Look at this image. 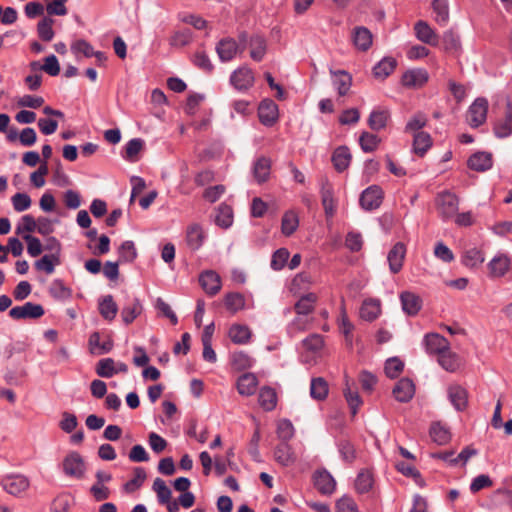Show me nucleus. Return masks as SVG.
Returning a JSON list of instances; mask_svg holds the SVG:
<instances>
[{
	"instance_id": "obj_9",
	"label": "nucleus",
	"mask_w": 512,
	"mask_h": 512,
	"mask_svg": "<svg viewBox=\"0 0 512 512\" xmlns=\"http://www.w3.org/2000/svg\"><path fill=\"white\" fill-rule=\"evenodd\" d=\"M332 85L338 93V99L348 95L352 86V76L345 70L330 69Z\"/></svg>"
},
{
	"instance_id": "obj_41",
	"label": "nucleus",
	"mask_w": 512,
	"mask_h": 512,
	"mask_svg": "<svg viewBox=\"0 0 512 512\" xmlns=\"http://www.w3.org/2000/svg\"><path fill=\"white\" fill-rule=\"evenodd\" d=\"M229 338L235 344H246L251 338V331L245 325L234 324L228 332Z\"/></svg>"
},
{
	"instance_id": "obj_48",
	"label": "nucleus",
	"mask_w": 512,
	"mask_h": 512,
	"mask_svg": "<svg viewBox=\"0 0 512 512\" xmlns=\"http://www.w3.org/2000/svg\"><path fill=\"white\" fill-rule=\"evenodd\" d=\"M430 436L438 445H445L451 438L449 430L439 422L431 425Z\"/></svg>"
},
{
	"instance_id": "obj_24",
	"label": "nucleus",
	"mask_w": 512,
	"mask_h": 512,
	"mask_svg": "<svg viewBox=\"0 0 512 512\" xmlns=\"http://www.w3.org/2000/svg\"><path fill=\"white\" fill-rule=\"evenodd\" d=\"M199 282L205 292L209 295H215L221 288L220 276L212 270L201 273Z\"/></svg>"
},
{
	"instance_id": "obj_35",
	"label": "nucleus",
	"mask_w": 512,
	"mask_h": 512,
	"mask_svg": "<svg viewBox=\"0 0 512 512\" xmlns=\"http://www.w3.org/2000/svg\"><path fill=\"white\" fill-rule=\"evenodd\" d=\"M329 387L323 377H314L310 383V396L317 401H323L327 398Z\"/></svg>"
},
{
	"instance_id": "obj_16",
	"label": "nucleus",
	"mask_w": 512,
	"mask_h": 512,
	"mask_svg": "<svg viewBox=\"0 0 512 512\" xmlns=\"http://www.w3.org/2000/svg\"><path fill=\"white\" fill-rule=\"evenodd\" d=\"M258 116L262 124L272 126L278 118V107L270 99L263 100L258 107Z\"/></svg>"
},
{
	"instance_id": "obj_28",
	"label": "nucleus",
	"mask_w": 512,
	"mask_h": 512,
	"mask_svg": "<svg viewBox=\"0 0 512 512\" xmlns=\"http://www.w3.org/2000/svg\"><path fill=\"white\" fill-rule=\"evenodd\" d=\"M321 200L326 216L332 217L335 213V203L333 198V191L327 179H322L321 182Z\"/></svg>"
},
{
	"instance_id": "obj_11",
	"label": "nucleus",
	"mask_w": 512,
	"mask_h": 512,
	"mask_svg": "<svg viewBox=\"0 0 512 512\" xmlns=\"http://www.w3.org/2000/svg\"><path fill=\"white\" fill-rule=\"evenodd\" d=\"M1 484L7 493L17 496L28 489L29 480L23 475L14 474L4 477Z\"/></svg>"
},
{
	"instance_id": "obj_17",
	"label": "nucleus",
	"mask_w": 512,
	"mask_h": 512,
	"mask_svg": "<svg viewBox=\"0 0 512 512\" xmlns=\"http://www.w3.org/2000/svg\"><path fill=\"white\" fill-rule=\"evenodd\" d=\"M447 395L456 411L465 410L468 404V394L465 388L456 384L450 385L447 389Z\"/></svg>"
},
{
	"instance_id": "obj_37",
	"label": "nucleus",
	"mask_w": 512,
	"mask_h": 512,
	"mask_svg": "<svg viewBox=\"0 0 512 512\" xmlns=\"http://www.w3.org/2000/svg\"><path fill=\"white\" fill-rule=\"evenodd\" d=\"M118 312V306L112 295H106L99 301V313L108 321H112Z\"/></svg>"
},
{
	"instance_id": "obj_27",
	"label": "nucleus",
	"mask_w": 512,
	"mask_h": 512,
	"mask_svg": "<svg viewBox=\"0 0 512 512\" xmlns=\"http://www.w3.org/2000/svg\"><path fill=\"white\" fill-rule=\"evenodd\" d=\"M400 300L403 311L410 316L416 315L421 309V298L412 292H402L400 295Z\"/></svg>"
},
{
	"instance_id": "obj_57",
	"label": "nucleus",
	"mask_w": 512,
	"mask_h": 512,
	"mask_svg": "<svg viewBox=\"0 0 512 512\" xmlns=\"http://www.w3.org/2000/svg\"><path fill=\"white\" fill-rule=\"evenodd\" d=\"M45 10L49 17L65 16L68 13L66 3L68 0H45Z\"/></svg>"
},
{
	"instance_id": "obj_12",
	"label": "nucleus",
	"mask_w": 512,
	"mask_h": 512,
	"mask_svg": "<svg viewBox=\"0 0 512 512\" xmlns=\"http://www.w3.org/2000/svg\"><path fill=\"white\" fill-rule=\"evenodd\" d=\"M215 50L221 62H229L240 52V45L234 38L226 37L217 43Z\"/></svg>"
},
{
	"instance_id": "obj_60",
	"label": "nucleus",
	"mask_w": 512,
	"mask_h": 512,
	"mask_svg": "<svg viewBox=\"0 0 512 512\" xmlns=\"http://www.w3.org/2000/svg\"><path fill=\"white\" fill-rule=\"evenodd\" d=\"M439 364L447 371L456 370L458 363L454 354L451 353L449 347L438 355Z\"/></svg>"
},
{
	"instance_id": "obj_30",
	"label": "nucleus",
	"mask_w": 512,
	"mask_h": 512,
	"mask_svg": "<svg viewBox=\"0 0 512 512\" xmlns=\"http://www.w3.org/2000/svg\"><path fill=\"white\" fill-rule=\"evenodd\" d=\"M258 380L255 374L245 373L237 380V390L242 396H251L255 393Z\"/></svg>"
},
{
	"instance_id": "obj_1",
	"label": "nucleus",
	"mask_w": 512,
	"mask_h": 512,
	"mask_svg": "<svg viewBox=\"0 0 512 512\" xmlns=\"http://www.w3.org/2000/svg\"><path fill=\"white\" fill-rule=\"evenodd\" d=\"M495 105L502 107L503 112L494 122V135L500 139L507 138L512 135V104L507 96L499 95Z\"/></svg>"
},
{
	"instance_id": "obj_44",
	"label": "nucleus",
	"mask_w": 512,
	"mask_h": 512,
	"mask_svg": "<svg viewBox=\"0 0 512 512\" xmlns=\"http://www.w3.org/2000/svg\"><path fill=\"white\" fill-rule=\"evenodd\" d=\"M432 9L435 14V21L444 26L449 20L448 0H432Z\"/></svg>"
},
{
	"instance_id": "obj_39",
	"label": "nucleus",
	"mask_w": 512,
	"mask_h": 512,
	"mask_svg": "<svg viewBox=\"0 0 512 512\" xmlns=\"http://www.w3.org/2000/svg\"><path fill=\"white\" fill-rule=\"evenodd\" d=\"M89 346L91 353L93 354H104L108 353L113 348V341L108 338L106 341H100V333L93 332L89 337Z\"/></svg>"
},
{
	"instance_id": "obj_62",
	"label": "nucleus",
	"mask_w": 512,
	"mask_h": 512,
	"mask_svg": "<svg viewBox=\"0 0 512 512\" xmlns=\"http://www.w3.org/2000/svg\"><path fill=\"white\" fill-rule=\"evenodd\" d=\"M232 365L237 370H245L252 366L253 359L244 352H235L231 358Z\"/></svg>"
},
{
	"instance_id": "obj_51",
	"label": "nucleus",
	"mask_w": 512,
	"mask_h": 512,
	"mask_svg": "<svg viewBox=\"0 0 512 512\" xmlns=\"http://www.w3.org/2000/svg\"><path fill=\"white\" fill-rule=\"evenodd\" d=\"M137 258V250L134 242L127 240L124 241L119 247V262L132 263Z\"/></svg>"
},
{
	"instance_id": "obj_33",
	"label": "nucleus",
	"mask_w": 512,
	"mask_h": 512,
	"mask_svg": "<svg viewBox=\"0 0 512 512\" xmlns=\"http://www.w3.org/2000/svg\"><path fill=\"white\" fill-rule=\"evenodd\" d=\"M143 307L140 300L134 297L129 304L121 310V317L126 325L131 324L142 312Z\"/></svg>"
},
{
	"instance_id": "obj_5",
	"label": "nucleus",
	"mask_w": 512,
	"mask_h": 512,
	"mask_svg": "<svg viewBox=\"0 0 512 512\" xmlns=\"http://www.w3.org/2000/svg\"><path fill=\"white\" fill-rule=\"evenodd\" d=\"M354 490L360 495H366L371 498L376 493L375 479L369 469H361L354 479Z\"/></svg>"
},
{
	"instance_id": "obj_53",
	"label": "nucleus",
	"mask_w": 512,
	"mask_h": 512,
	"mask_svg": "<svg viewBox=\"0 0 512 512\" xmlns=\"http://www.w3.org/2000/svg\"><path fill=\"white\" fill-rule=\"evenodd\" d=\"M225 307L232 313H236L245 306L244 296L240 293H228L224 299Z\"/></svg>"
},
{
	"instance_id": "obj_14",
	"label": "nucleus",
	"mask_w": 512,
	"mask_h": 512,
	"mask_svg": "<svg viewBox=\"0 0 512 512\" xmlns=\"http://www.w3.org/2000/svg\"><path fill=\"white\" fill-rule=\"evenodd\" d=\"M429 79L427 70L416 68L407 70L403 75L401 82L408 88L422 87Z\"/></svg>"
},
{
	"instance_id": "obj_31",
	"label": "nucleus",
	"mask_w": 512,
	"mask_h": 512,
	"mask_svg": "<svg viewBox=\"0 0 512 512\" xmlns=\"http://www.w3.org/2000/svg\"><path fill=\"white\" fill-rule=\"evenodd\" d=\"M249 47L250 57L256 62L262 61L267 51V43L264 37L260 35L251 36L249 39Z\"/></svg>"
},
{
	"instance_id": "obj_19",
	"label": "nucleus",
	"mask_w": 512,
	"mask_h": 512,
	"mask_svg": "<svg viewBox=\"0 0 512 512\" xmlns=\"http://www.w3.org/2000/svg\"><path fill=\"white\" fill-rule=\"evenodd\" d=\"M414 31L419 41L431 46L438 45V36L426 21H417L414 25Z\"/></svg>"
},
{
	"instance_id": "obj_8",
	"label": "nucleus",
	"mask_w": 512,
	"mask_h": 512,
	"mask_svg": "<svg viewBox=\"0 0 512 512\" xmlns=\"http://www.w3.org/2000/svg\"><path fill=\"white\" fill-rule=\"evenodd\" d=\"M254 80L253 71L247 66L239 67L230 76L231 85L239 91H246L251 88Z\"/></svg>"
},
{
	"instance_id": "obj_26",
	"label": "nucleus",
	"mask_w": 512,
	"mask_h": 512,
	"mask_svg": "<svg viewBox=\"0 0 512 512\" xmlns=\"http://www.w3.org/2000/svg\"><path fill=\"white\" fill-rule=\"evenodd\" d=\"M204 240L205 233L199 224L193 223L188 226L186 231V242L191 250H198L203 245Z\"/></svg>"
},
{
	"instance_id": "obj_50",
	"label": "nucleus",
	"mask_w": 512,
	"mask_h": 512,
	"mask_svg": "<svg viewBox=\"0 0 512 512\" xmlns=\"http://www.w3.org/2000/svg\"><path fill=\"white\" fill-rule=\"evenodd\" d=\"M60 264V259L57 255L45 254L39 260L35 262V268L38 271H44L47 274H52L55 270V266Z\"/></svg>"
},
{
	"instance_id": "obj_2",
	"label": "nucleus",
	"mask_w": 512,
	"mask_h": 512,
	"mask_svg": "<svg viewBox=\"0 0 512 512\" xmlns=\"http://www.w3.org/2000/svg\"><path fill=\"white\" fill-rule=\"evenodd\" d=\"M63 473L71 478H84L87 467L84 458L76 451L69 452L62 461Z\"/></svg>"
},
{
	"instance_id": "obj_4",
	"label": "nucleus",
	"mask_w": 512,
	"mask_h": 512,
	"mask_svg": "<svg viewBox=\"0 0 512 512\" xmlns=\"http://www.w3.org/2000/svg\"><path fill=\"white\" fill-rule=\"evenodd\" d=\"M488 101L484 97L476 98L467 111V121L472 128L481 126L487 118Z\"/></svg>"
},
{
	"instance_id": "obj_3",
	"label": "nucleus",
	"mask_w": 512,
	"mask_h": 512,
	"mask_svg": "<svg viewBox=\"0 0 512 512\" xmlns=\"http://www.w3.org/2000/svg\"><path fill=\"white\" fill-rule=\"evenodd\" d=\"M439 215L444 221L454 217L458 211L459 200L455 194L450 191H444L438 194L436 198Z\"/></svg>"
},
{
	"instance_id": "obj_13",
	"label": "nucleus",
	"mask_w": 512,
	"mask_h": 512,
	"mask_svg": "<svg viewBox=\"0 0 512 512\" xmlns=\"http://www.w3.org/2000/svg\"><path fill=\"white\" fill-rule=\"evenodd\" d=\"M406 255V247L402 242H397L388 252L387 261L389 270L393 274H397L403 267Z\"/></svg>"
},
{
	"instance_id": "obj_36",
	"label": "nucleus",
	"mask_w": 512,
	"mask_h": 512,
	"mask_svg": "<svg viewBox=\"0 0 512 512\" xmlns=\"http://www.w3.org/2000/svg\"><path fill=\"white\" fill-rule=\"evenodd\" d=\"M23 248V244L18 238H9L7 246L0 244V263L8 261V252H11L14 257L21 256Z\"/></svg>"
},
{
	"instance_id": "obj_56",
	"label": "nucleus",
	"mask_w": 512,
	"mask_h": 512,
	"mask_svg": "<svg viewBox=\"0 0 512 512\" xmlns=\"http://www.w3.org/2000/svg\"><path fill=\"white\" fill-rule=\"evenodd\" d=\"M152 489L157 494V499L160 504L167 503L168 500L171 499L172 492L163 479L156 478L153 482Z\"/></svg>"
},
{
	"instance_id": "obj_64",
	"label": "nucleus",
	"mask_w": 512,
	"mask_h": 512,
	"mask_svg": "<svg viewBox=\"0 0 512 512\" xmlns=\"http://www.w3.org/2000/svg\"><path fill=\"white\" fill-rule=\"evenodd\" d=\"M193 63L199 69L210 73L213 71L214 66L209 56L204 51H197L193 57Z\"/></svg>"
},
{
	"instance_id": "obj_55",
	"label": "nucleus",
	"mask_w": 512,
	"mask_h": 512,
	"mask_svg": "<svg viewBox=\"0 0 512 512\" xmlns=\"http://www.w3.org/2000/svg\"><path fill=\"white\" fill-rule=\"evenodd\" d=\"M380 143V138L370 132H363L359 137V145L361 149L366 152L374 151Z\"/></svg>"
},
{
	"instance_id": "obj_7",
	"label": "nucleus",
	"mask_w": 512,
	"mask_h": 512,
	"mask_svg": "<svg viewBox=\"0 0 512 512\" xmlns=\"http://www.w3.org/2000/svg\"><path fill=\"white\" fill-rule=\"evenodd\" d=\"M382 199V189L377 185H372L361 193L359 203L364 210L372 211L381 205Z\"/></svg>"
},
{
	"instance_id": "obj_21",
	"label": "nucleus",
	"mask_w": 512,
	"mask_h": 512,
	"mask_svg": "<svg viewBox=\"0 0 512 512\" xmlns=\"http://www.w3.org/2000/svg\"><path fill=\"white\" fill-rule=\"evenodd\" d=\"M390 119V111L385 107H375L368 118V125L374 131L384 129Z\"/></svg>"
},
{
	"instance_id": "obj_34",
	"label": "nucleus",
	"mask_w": 512,
	"mask_h": 512,
	"mask_svg": "<svg viewBox=\"0 0 512 512\" xmlns=\"http://www.w3.org/2000/svg\"><path fill=\"white\" fill-rule=\"evenodd\" d=\"M274 458L282 466H289L295 462V456L287 442L278 444L274 450Z\"/></svg>"
},
{
	"instance_id": "obj_52",
	"label": "nucleus",
	"mask_w": 512,
	"mask_h": 512,
	"mask_svg": "<svg viewBox=\"0 0 512 512\" xmlns=\"http://www.w3.org/2000/svg\"><path fill=\"white\" fill-rule=\"evenodd\" d=\"M114 366L115 360L113 358H103L96 364V374L103 378H111L116 374Z\"/></svg>"
},
{
	"instance_id": "obj_15",
	"label": "nucleus",
	"mask_w": 512,
	"mask_h": 512,
	"mask_svg": "<svg viewBox=\"0 0 512 512\" xmlns=\"http://www.w3.org/2000/svg\"><path fill=\"white\" fill-rule=\"evenodd\" d=\"M381 315V301L378 298H367L363 301L359 316L366 322H373Z\"/></svg>"
},
{
	"instance_id": "obj_6",
	"label": "nucleus",
	"mask_w": 512,
	"mask_h": 512,
	"mask_svg": "<svg viewBox=\"0 0 512 512\" xmlns=\"http://www.w3.org/2000/svg\"><path fill=\"white\" fill-rule=\"evenodd\" d=\"M45 314L41 304L26 302L22 306H15L9 311V316L14 320L39 319Z\"/></svg>"
},
{
	"instance_id": "obj_40",
	"label": "nucleus",
	"mask_w": 512,
	"mask_h": 512,
	"mask_svg": "<svg viewBox=\"0 0 512 512\" xmlns=\"http://www.w3.org/2000/svg\"><path fill=\"white\" fill-rule=\"evenodd\" d=\"M49 294L58 301H65L72 297V290L61 279H55L49 286Z\"/></svg>"
},
{
	"instance_id": "obj_46",
	"label": "nucleus",
	"mask_w": 512,
	"mask_h": 512,
	"mask_svg": "<svg viewBox=\"0 0 512 512\" xmlns=\"http://www.w3.org/2000/svg\"><path fill=\"white\" fill-rule=\"evenodd\" d=\"M215 223L221 228L227 229L233 223V210L231 206L222 203L219 205L217 209V214L215 216Z\"/></svg>"
},
{
	"instance_id": "obj_49",
	"label": "nucleus",
	"mask_w": 512,
	"mask_h": 512,
	"mask_svg": "<svg viewBox=\"0 0 512 512\" xmlns=\"http://www.w3.org/2000/svg\"><path fill=\"white\" fill-rule=\"evenodd\" d=\"M316 296L313 293L302 296L295 304V311L298 315L307 316L314 309Z\"/></svg>"
},
{
	"instance_id": "obj_63",
	"label": "nucleus",
	"mask_w": 512,
	"mask_h": 512,
	"mask_svg": "<svg viewBox=\"0 0 512 512\" xmlns=\"http://www.w3.org/2000/svg\"><path fill=\"white\" fill-rule=\"evenodd\" d=\"M403 367H404V364L400 359H398L396 357H392L386 361L384 370H385L386 375L389 378L394 379V378L398 377V375L403 370Z\"/></svg>"
},
{
	"instance_id": "obj_43",
	"label": "nucleus",
	"mask_w": 512,
	"mask_h": 512,
	"mask_svg": "<svg viewBox=\"0 0 512 512\" xmlns=\"http://www.w3.org/2000/svg\"><path fill=\"white\" fill-rule=\"evenodd\" d=\"M259 404L266 411L273 410L277 404V395L275 390L267 386L262 387L259 391Z\"/></svg>"
},
{
	"instance_id": "obj_25",
	"label": "nucleus",
	"mask_w": 512,
	"mask_h": 512,
	"mask_svg": "<svg viewBox=\"0 0 512 512\" xmlns=\"http://www.w3.org/2000/svg\"><path fill=\"white\" fill-rule=\"evenodd\" d=\"M423 343L430 354H440L449 347L448 341L437 333L426 334Z\"/></svg>"
},
{
	"instance_id": "obj_10",
	"label": "nucleus",
	"mask_w": 512,
	"mask_h": 512,
	"mask_svg": "<svg viewBox=\"0 0 512 512\" xmlns=\"http://www.w3.org/2000/svg\"><path fill=\"white\" fill-rule=\"evenodd\" d=\"M314 487L322 495H330L334 492L336 482L332 475L325 469L316 470L313 474Z\"/></svg>"
},
{
	"instance_id": "obj_32",
	"label": "nucleus",
	"mask_w": 512,
	"mask_h": 512,
	"mask_svg": "<svg viewBox=\"0 0 512 512\" xmlns=\"http://www.w3.org/2000/svg\"><path fill=\"white\" fill-rule=\"evenodd\" d=\"M397 61L393 57H384L373 67V75L377 79L387 78L396 68Z\"/></svg>"
},
{
	"instance_id": "obj_47",
	"label": "nucleus",
	"mask_w": 512,
	"mask_h": 512,
	"mask_svg": "<svg viewBox=\"0 0 512 512\" xmlns=\"http://www.w3.org/2000/svg\"><path fill=\"white\" fill-rule=\"evenodd\" d=\"M299 226V218L294 211L284 213L281 222V230L285 236H291Z\"/></svg>"
},
{
	"instance_id": "obj_18",
	"label": "nucleus",
	"mask_w": 512,
	"mask_h": 512,
	"mask_svg": "<svg viewBox=\"0 0 512 512\" xmlns=\"http://www.w3.org/2000/svg\"><path fill=\"white\" fill-rule=\"evenodd\" d=\"M271 173V160L266 156L258 157L252 166V174L258 184L268 181Z\"/></svg>"
},
{
	"instance_id": "obj_59",
	"label": "nucleus",
	"mask_w": 512,
	"mask_h": 512,
	"mask_svg": "<svg viewBox=\"0 0 512 512\" xmlns=\"http://www.w3.org/2000/svg\"><path fill=\"white\" fill-rule=\"evenodd\" d=\"M276 432L281 441L287 442L293 438L295 430L290 420L283 419L279 421Z\"/></svg>"
},
{
	"instance_id": "obj_20",
	"label": "nucleus",
	"mask_w": 512,
	"mask_h": 512,
	"mask_svg": "<svg viewBox=\"0 0 512 512\" xmlns=\"http://www.w3.org/2000/svg\"><path fill=\"white\" fill-rule=\"evenodd\" d=\"M392 393L397 401L406 403L414 396L415 387L410 379L402 378L396 383Z\"/></svg>"
},
{
	"instance_id": "obj_23",
	"label": "nucleus",
	"mask_w": 512,
	"mask_h": 512,
	"mask_svg": "<svg viewBox=\"0 0 512 512\" xmlns=\"http://www.w3.org/2000/svg\"><path fill=\"white\" fill-rule=\"evenodd\" d=\"M373 44V34L363 26L354 27V49L366 52Z\"/></svg>"
},
{
	"instance_id": "obj_29",
	"label": "nucleus",
	"mask_w": 512,
	"mask_h": 512,
	"mask_svg": "<svg viewBox=\"0 0 512 512\" xmlns=\"http://www.w3.org/2000/svg\"><path fill=\"white\" fill-rule=\"evenodd\" d=\"M331 161L338 172L346 170L351 161V153L348 146H339L332 154Z\"/></svg>"
},
{
	"instance_id": "obj_58",
	"label": "nucleus",
	"mask_w": 512,
	"mask_h": 512,
	"mask_svg": "<svg viewBox=\"0 0 512 512\" xmlns=\"http://www.w3.org/2000/svg\"><path fill=\"white\" fill-rule=\"evenodd\" d=\"M484 262V256L477 248L469 249L463 256V264L467 267H477Z\"/></svg>"
},
{
	"instance_id": "obj_61",
	"label": "nucleus",
	"mask_w": 512,
	"mask_h": 512,
	"mask_svg": "<svg viewBox=\"0 0 512 512\" xmlns=\"http://www.w3.org/2000/svg\"><path fill=\"white\" fill-rule=\"evenodd\" d=\"M289 251L286 248L276 250L271 259V268L275 271L281 270L289 259Z\"/></svg>"
},
{
	"instance_id": "obj_38",
	"label": "nucleus",
	"mask_w": 512,
	"mask_h": 512,
	"mask_svg": "<svg viewBox=\"0 0 512 512\" xmlns=\"http://www.w3.org/2000/svg\"><path fill=\"white\" fill-rule=\"evenodd\" d=\"M432 146V139L429 133L420 131L414 134L413 151L419 156H423Z\"/></svg>"
},
{
	"instance_id": "obj_42",
	"label": "nucleus",
	"mask_w": 512,
	"mask_h": 512,
	"mask_svg": "<svg viewBox=\"0 0 512 512\" xmlns=\"http://www.w3.org/2000/svg\"><path fill=\"white\" fill-rule=\"evenodd\" d=\"M510 260L506 255L495 256L488 264L490 273L495 277L503 276L509 269Z\"/></svg>"
},
{
	"instance_id": "obj_45",
	"label": "nucleus",
	"mask_w": 512,
	"mask_h": 512,
	"mask_svg": "<svg viewBox=\"0 0 512 512\" xmlns=\"http://www.w3.org/2000/svg\"><path fill=\"white\" fill-rule=\"evenodd\" d=\"M54 19L45 16L37 24V33L42 41L50 42L55 35L53 30Z\"/></svg>"
},
{
	"instance_id": "obj_22",
	"label": "nucleus",
	"mask_w": 512,
	"mask_h": 512,
	"mask_svg": "<svg viewBox=\"0 0 512 512\" xmlns=\"http://www.w3.org/2000/svg\"><path fill=\"white\" fill-rule=\"evenodd\" d=\"M467 165L470 169L484 172L492 168V154L488 152H476L471 155L467 161Z\"/></svg>"
},
{
	"instance_id": "obj_54",
	"label": "nucleus",
	"mask_w": 512,
	"mask_h": 512,
	"mask_svg": "<svg viewBox=\"0 0 512 512\" xmlns=\"http://www.w3.org/2000/svg\"><path fill=\"white\" fill-rule=\"evenodd\" d=\"M146 479V472L143 468L137 467L134 469V477L124 484V490L132 493L138 490Z\"/></svg>"
}]
</instances>
